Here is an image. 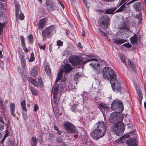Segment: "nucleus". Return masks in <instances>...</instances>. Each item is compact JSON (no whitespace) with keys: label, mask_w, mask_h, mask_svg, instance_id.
I'll return each mask as SVG.
<instances>
[{"label":"nucleus","mask_w":146,"mask_h":146,"mask_svg":"<svg viewBox=\"0 0 146 146\" xmlns=\"http://www.w3.org/2000/svg\"><path fill=\"white\" fill-rule=\"evenodd\" d=\"M20 57L21 59V65L22 66L23 68V69L25 68L26 61L25 59L24 58V56L23 55H21Z\"/></svg>","instance_id":"obj_30"},{"label":"nucleus","mask_w":146,"mask_h":146,"mask_svg":"<svg viewBox=\"0 0 146 146\" xmlns=\"http://www.w3.org/2000/svg\"><path fill=\"white\" fill-rule=\"evenodd\" d=\"M15 11L16 13V15H17L18 13L19 12V9L20 8V5H16L15 3Z\"/></svg>","instance_id":"obj_35"},{"label":"nucleus","mask_w":146,"mask_h":146,"mask_svg":"<svg viewBox=\"0 0 146 146\" xmlns=\"http://www.w3.org/2000/svg\"><path fill=\"white\" fill-rule=\"evenodd\" d=\"M110 83L111 84L112 89L114 91L120 92L121 90V86L119 81L117 78L115 80H111Z\"/></svg>","instance_id":"obj_8"},{"label":"nucleus","mask_w":146,"mask_h":146,"mask_svg":"<svg viewBox=\"0 0 146 146\" xmlns=\"http://www.w3.org/2000/svg\"><path fill=\"white\" fill-rule=\"evenodd\" d=\"M98 105L99 108L101 110L103 109L107 110L108 109V108L106 104L102 103L99 104Z\"/></svg>","instance_id":"obj_26"},{"label":"nucleus","mask_w":146,"mask_h":146,"mask_svg":"<svg viewBox=\"0 0 146 146\" xmlns=\"http://www.w3.org/2000/svg\"><path fill=\"white\" fill-rule=\"evenodd\" d=\"M20 13L19 15V12L17 15V16L16 15L17 21L19 19H20L21 20H23L25 17L24 14L21 12V11H20Z\"/></svg>","instance_id":"obj_31"},{"label":"nucleus","mask_w":146,"mask_h":146,"mask_svg":"<svg viewBox=\"0 0 146 146\" xmlns=\"http://www.w3.org/2000/svg\"><path fill=\"white\" fill-rule=\"evenodd\" d=\"M35 60V57L34 54L33 52H32L31 54V57L29 60V62H32L34 61Z\"/></svg>","instance_id":"obj_39"},{"label":"nucleus","mask_w":146,"mask_h":146,"mask_svg":"<svg viewBox=\"0 0 146 146\" xmlns=\"http://www.w3.org/2000/svg\"><path fill=\"white\" fill-rule=\"evenodd\" d=\"M137 92L138 93V95L139 94H142V92L140 90H138L137 91Z\"/></svg>","instance_id":"obj_56"},{"label":"nucleus","mask_w":146,"mask_h":146,"mask_svg":"<svg viewBox=\"0 0 146 146\" xmlns=\"http://www.w3.org/2000/svg\"><path fill=\"white\" fill-rule=\"evenodd\" d=\"M144 107L145 109H146V102H145L144 103Z\"/></svg>","instance_id":"obj_64"},{"label":"nucleus","mask_w":146,"mask_h":146,"mask_svg":"<svg viewBox=\"0 0 146 146\" xmlns=\"http://www.w3.org/2000/svg\"><path fill=\"white\" fill-rule=\"evenodd\" d=\"M119 28L121 29H124L123 30H119L118 32V33H120L123 35L126 34L127 32H128L129 30V27L125 23L120 24L119 25Z\"/></svg>","instance_id":"obj_10"},{"label":"nucleus","mask_w":146,"mask_h":146,"mask_svg":"<svg viewBox=\"0 0 146 146\" xmlns=\"http://www.w3.org/2000/svg\"><path fill=\"white\" fill-rule=\"evenodd\" d=\"M15 106L13 103H11L10 104V110L11 115L14 117H15L16 113L15 112Z\"/></svg>","instance_id":"obj_19"},{"label":"nucleus","mask_w":146,"mask_h":146,"mask_svg":"<svg viewBox=\"0 0 146 146\" xmlns=\"http://www.w3.org/2000/svg\"><path fill=\"white\" fill-rule=\"evenodd\" d=\"M38 72V68L37 67H34L32 70L31 75L33 77H35Z\"/></svg>","instance_id":"obj_27"},{"label":"nucleus","mask_w":146,"mask_h":146,"mask_svg":"<svg viewBox=\"0 0 146 146\" xmlns=\"http://www.w3.org/2000/svg\"><path fill=\"white\" fill-rule=\"evenodd\" d=\"M110 22V19L108 16L106 15H104L101 17L98 22V24L101 28L105 30L108 27Z\"/></svg>","instance_id":"obj_4"},{"label":"nucleus","mask_w":146,"mask_h":146,"mask_svg":"<svg viewBox=\"0 0 146 146\" xmlns=\"http://www.w3.org/2000/svg\"><path fill=\"white\" fill-rule=\"evenodd\" d=\"M133 6L136 11H139V14L136 15V19L138 20V23H139L142 20L141 14L140 11L142 8V4L141 2H137L135 3L133 5Z\"/></svg>","instance_id":"obj_9"},{"label":"nucleus","mask_w":146,"mask_h":146,"mask_svg":"<svg viewBox=\"0 0 146 146\" xmlns=\"http://www.w3.org/2000/svg\"><path fill=\"white\" fill-rule=\"evenodd\" d=\"M39 48L42 50H44L45 49V46H39Z\"/></svg>","instance_id":"obj_50"},{"label":"nucleus","mask_w":146,"mask_h":146,"mask_svg":"<svg viewBox=\"0 0 146 146\" xmlns=\"http://www.w3.org/2000/svg\"><path fill=\"white\" fill-rule=\"evenodd\" d=\"M46 22V21L45 19H42L40 20L39 24V29L41 30L45 26Z\"/></svg>","instance_id":"obj_23"},{"label":"nucleus","mask_w":146,"mask_h":146,"mask_svg":"<svg viewBox=\"0 0 146 146\" xmlns=\"http://www.w3.org/2000/svg\"><path fill=\"white\" fill-rule=\"evenodd\" d=\"M57 132L58 134L59 135H60L61 133V131L60 130H58L57 131Z\"/></svg>","instance_id":"obj_58"},{"label":"nucleus","mask_w":146,"mask_h":146,"mask_svg":"<svg viewBox=\"0 0 146 146\" xmlns=\"http://www.w3.org/2000/svg\"><path fill=\"white\" fill-rule=\"evenodd\" d=\"M119 118V115L117 113L113 112L110 115L109 121L111 123H113L118 121Z\"/></svg>","instance_id":"obj_12"},{"label":"nucleus","mask_w":146,"mask_h":146,"mask_svg":"<svg viewBox=\"0 0 146 146\" xmlns=\"http://www.w3.org/2000/svg\"><path fill=\"white\" fill-rule=\"evenodd\" d=\"M64 69L65 72L67 73L71 71L72 69L70 64H67L64 66Z\"/></svg>","instance_id":"obj_22"},{"label":"nucleus","mask_w":146,"mask_h":146,"mask_svg":"<svg viewBox=\"0 0 146 146\" xmlns=\"http://www.w3.org/2000/svg\"><path fill=\"white\" fill-rule=\"evenodd\" d=\"M94 128L97 129H101L102 131L106 132V124L102 121H100L97 122L95 125Z\"/></svg>","instance_id":"obj_11"},{"label":"nucleus","mask_w":146,"mask_h":146,"mask_svg":"<svg viewBox=\"0 0 146 146\" xmlns=\"http://www.w3.org/2000/svg\"><path fill=\"white\" fill-rule=\"evenodd\" d=\"M0 122L3 123V121L2 120V118L0 116Z\"/></svg>","instance_id":"obj_61"},{"label":"nucleus","mask_w":146,"mask_h":146,"mask_svg":"<svg viewBox=\"0 0 146 146\" xmlns=\"http://www.w3.org/2000/svg\"><path fill=\"white\" fill-rule=\"evenodd\" d=\"M126 143L129 146H137V142L135 139H131L126 141Z\"/></svg>","instance_id":"obj_16"},{"label":"nucleus","mask_w":146,"mask_h":146,"mask_svg":"<svg viewBox=\"0 0 146 146\" xmlns=\"http://www.w3.org/2000/svg\"><path fill=\"white\" fill-rule=\"evenodd\" d=\"M21 104L23 110L26 112L27 111V109L25 107L26 103L25 101L23 100L21 102Z\"/></svg>","instance_id":"obj_33"},{"label":"nucleus","mask_w":146,"mask_h":146,"mask_svg":"<svg viewBox=\"0 0 146 146\" xmlns=\"http://www.w3.org/2000/svg\"><path fill=\"white\" fill-rule=\"evenodd\" d=\"M58 2L60 3V5L61 6L62 8L63 9H64V5L60 1H58Z\"/></svg>","instance_id":"obj_52"},{"label":"nucleus","mask_w":146,"mask_h":146,"mask_svg":"<svg viewBox=\"0 0 146 146\" xmlns=\"http://www.w3.org/2000/svg\"><path fill=\"white\" fill-rule=\"evenodd\" d=\"M111 108L112 110L117 112H121L123 110V104L120 101H114L111 104Z\"/></svg>","instance_id":"obj_6"},{"label":"nucleus","mask_w":146,"mask_h":146,"mask_svg":"<svg viewBox=\"0 0 146 146\" xmlns=\"http://www.w3.org/2000/svg\"><path fill=\"white\" fill-rule=\"evenodd\" d=\"M85 36V34L84 33V31H83V33L82 34V36L84 37Z\"/></svg>","instance_id":"obj_62"},{"label":"nucleus","mask_w":146,"mask_h":146,"mask_svg":"<svg viewBox=\"0 0 146 146\" xmlns=\"http://www.w3.org/2000/svg\"><path fill=\"white\" fill-rule=\"evenodd\" d=\"M138 40L137 36L136 34H135L134 36L130 38V40L131 43L132 44L136 43Z\"/></svg>","instance_id":"obj_24"},{"label":"nucleus","mask_w":146,"mask_h":146,"mask_svg":"<svg viewBox=\"0 0 146 146\" xmlns=\"http://www.w3.org/2000/svg\"><path fill=\"white\" fill-rule=\"evenodd\" d=\"M38 139L35 137H33L31 138V146H36Z\"/></svg>","instance_id":"obj_25"},{"label":"nucleus","mask_w":146,"mask_h":146,"mask_svg":"<svg viewBox=\"0 0 146 146\" xmlns=\"http://www.w3.org/2000/svg\"><path fill=\"white\" fill-rule=\"evenodd\" d=\"M123 127V123L121 121H118L112 125V130L116 135L120 136L124 130Z\"/></svg>","instance_id":"obj_3"},{"label":"nucleus","mask_w":146,"mask_h":146,"mask_svg":"<svg viewBox=\"0 0 146 146\" xmlns=\"http://www.w3.org/2000/svg\"><path fill=\"white\" fill-rule=\"evenodd\" d=\"M128 63L130 69L132 70L135 71V67L134 62L132 60H128Z\"/></svg>","instance_id":"obj_20"},{"label":"nucleus","mask_w":146,"mask_h":146,"mask_svg":"<svg viewBox=\"0 0 146 146\" xmlns=\"http://www.w3.org/2000/svg\"><path fill=\"white\" fill-rule=\"evenodd\" d=\"M47 8L49 11H52L54 10L55 5L52 0H46Z\"/></svg>","instance_id":"obj_15"},{"label":"nucleus","mask_w":146,"mask_h":146,"mask_svg":"<svg viewBox=\"0 0 146 146\" xmlns=\"http://www.w3.org/2000/svg\"><path fill=\"white\" fill-rule=\"evenodd\" d=\"M129 7V6H126V3H125L118 10L116 11L115 13L122 12L124 10L128 9Z\"/></svg>","instance_id":"obj_18"},{"label":"nucleus","mask_w":146,"mask_h":146,"mask_svg":"<svg viewBox=\"0 0 146 146\" xmlns=\"http://www.w3.org/2000/svg\"><path fill=\"white\" fill-rule=\"evenodd\" d=\"M106 132L102 131L101 129H95L90 134L91 137L94 139L97 140L103 137Z\"/></svg>","instance_id":"obj_7"},{"label":"nucleus","mask_w":146,"mask_h":146,"mask_svg":"<svg viewBox=\"0 0 146 146\" xmlns=\"http://www.w3.org/2000/svg\"><path fill=\"white\" fill-rule=\"evenodd\" d=\"M56 141L59 143H62L63 142V140L60 138L59 137H57L56 138Z\"/></svg>","instance_id":"obj_44"},{"label":"nucleus","mask_w":146,"mask_h":146,"mask_svg":"<svg viewBox=\"0 0 146 146\" xmlns=\"http://www.w3.org/2000/svg\"><path fill=\"white\" fill-rule=\"evenodd\" d=\"M78 134V133L77 134H76V135H74L73 136L76 138H77L78 137V135H77V134Z\"/></svg>","instance_id":"obj_60"},{"label":"nucleus","mask_w":146,"mask_h":146,"mask_svg":"<svg viewBox=\"0 0 146 146\" xmlns=\"http://www.w3.org/2000/svg\"><path fill=\"white\" fill-rule=\"evenodd\" d=\"M44 69L45 70L50 69L48 65V64H47L44 67Z\"/></svg>","instance_id":"obj_48"},{"label":"nucleus","mask_w":146,"mask_h":146,"mask_svg":"<svg viewBox=\"0 0 146 146\" xmlns=\"http://www.w3.org/2000/svg\"><path fill=\"white\" fill-rule=\"evenodd\" d=\"M29 42L32 43L33 42V37L32 35H30L28 37Z\"/></svg>","instance_id":"obj_38"},{"label":"nucleus","mask_w":146,"mask_h":146,"mask_svg":"<svg viewBox=\"0 0 146 146\" xmlns=\"http://www.w3.org/2000/svg\"><path fill=\"white\" fill-rule=\"evenodd\" d=\"M97 60H98L96 58H91L82 62L83 60L78 56H74L69 58V62L73 66L78 65L81 63V65L83 66L87 62L92 61H97Z\"/></svg>","instance_id":"obj_2"},{"label":"nucleus","mask_w":146,"mask_h":146,"mask_svg":"<svg viewBox=\"0 0 146 146\" xmlns=\"http://www.w3.org/2000/svg\"><path fill=\"white\" fill-rule=\"evenodd\" d=\"M20 39L21 43L25 42V39L23 36H21L20 37Z\"/></svg>","instance_id":"obj_49"},{"label":"nucleus","mask_w":146,"mask_h":146,"mask_svg":"<svg viewBox=\"0 0 146 146\" xmlns=\"http://www.w3.org/2000/svg\"><path fill=\"white\" fill-rule=\"evenodd\" d=\"M90 65L92 66L93 68V70L95 72L98 73H100L102 71V69L100 67V64L98 63H95L94 62H91Z\"/></svg>","instance_id":"obj_14"},{"label":"nucleus","mask_w":146,"mask_h":146,"mask_svg":"<svg viewBox=\"0 0 146 146\" xmlns=\"http://www.w3.org/2000/svg\"><path fill=\"white\" fill-rule=\"evenodd\" d=\"M129 136V135H126L125 136H123L122 137L120 138L118 141L121 142V143H123L124 142L123 141V139H125L127 138H128Z\"/></svg>","instance_id":"obj_37"},{"label":"nucleus","mask_w":146,"mask_h":146,"mask_svg":"<svg viewBox=\"0 0 146 146\" xmlns=\"http://www.w3.org/2000/svg\"><path fill=\"white\" fill-rule=\"evenodd\" d=\"M57 45L59 46H62L63 44V42L61 41L60 40H58L57 42Z\"/></svg>","instance_id":"obj_45"},{"label":"nucleus","mask_w":146,"mask_h":146,"mask_svg":"<svg viewBox=\"0 0 146 146\" xmlns=\"http://www.w3.org/2000/svg\"><path fill=\"white\" fill-rule=\"evenodd\" d=\"M115 9L116 8H114L107 9L105 11V13L106 14H113Z\"/></svg>","instance_id":"obj_28"},{"label":"nucleus","mask_w":146,"mask_h":146,"mask_svg":"<svg viewBox=\"0 0 146 146\" xmlns=\"http://www.w3.org/2000/svg\"><path fill=\"white\" fill-rule=\"evenodd\" d=\"M54 30V27L53 26H50L48 28L45 29L43 31L42 33L43 38L44 39H46V36L50 35V33L52 32V31Z\"/></svg>","instance_id":"obj_13"},{"label":"nucleus","mask_w":146,"mask_h":146,"mask_svg":"<svg viewBox=\"0 0 146 146\" xmlns=\"http://www.w3.org/2000/svg\"><path fill=\"white\" fill-rule=\"evenodd\" d=\"M30 90L32 94L33 95L36 96L38 95L37 90H36L35 88L31 87Z\"/></svg>","instance_id":"obj_32"},{"label":"nucleus","mask_w":146,"mask_h":146,"mask_svg":"<svg viewBox=\"0 0 146 146\" xmlns=\"http://www.w3.org/2000/svg\"><path fill=\"white\" fill-rule=\"evenodd\" d=\"M57 82H55V84L54 85V90L53 91V96L54 97H56L58 94L59 89V85L56 83Z\"/></svg>","instance_id":"obj_21"},{"label":"nucleus","mask_w":146,"mask_h":146,"mask_svg":"<svg viewBox=\"0 0 146 146\" xmlns=\"http://www.w3.org/2000/svg\"><path fill=\"white\" fill-rule=\"evenodd\" d=\"M31 82L35 86L38 87L39 85V83L35 81L34 79H32L31 81Z\"/></svg>","instance_id":"obj_34"},{"label":"nucleus","mask_w":146,"mask_h":146,"mask_svg":"<svg viewBox=\"0 0 146 146\" xmlns=\"http://www.w3.org/2000/svg\"><path fill=\"white\" fill-rule=\"evenodd\" d=\"M103 76L106 80H115L117 78L115 72L109 67H104L103 70Z\"/></svg>","instance_id":"obj_1"},{"label":"nucleus","mask_w":146,"mask_h":146,"mask_svg":"<svg viewBox=\"0 0 146 146\" xmlns=\"http://www.w3.org/2000/svg\"><path fill=\"white\" fill-rule=\"evenodd\" d=\"M99 33L100 35H101L103 37H104L106 36V34L102 31L100 29H99Z\"/></svg>","instance_id":"obj_40"},{"label":"nucleus","mask_w":146,"mask_h":146,"mask_svg":"<svg viewBox=\"0 0 146 146\" xmlns=\"http://www.w3.org/2000/svg\"><path fill=\"white\" fill-rule=\"evenodd\" d=\"M78 46H79L81 48H82V46L81 44L79 42L78 44Z\"/></svg>","instance_id":"obj_54"},{"label":"nucleus","mask_w":146,"mask_h":146,"mask_svg":"<svg viewBox=\"0 0 146 146\" xmlns=\"http://www.w3.org/2000/svg\"><path fill=\"white\" fill-rule=\"evenodd\" d=\"M113 40V42L118 45H121L127 41V40L119 38H114Z\"/></svg>","instance_id":"obj_17"},{"label":"nucleus","mask_w":146,"mask_h":146,"mask_svg":"<svg viewBox=\"0 0 146 146\" xmlns=\"http://www.w3.org/2000/svg\"><path fill=\"white\" fill-rule=\"evenodd\" d=\"M122 45L123 46H125L128 48H129L132 46L129 43L124 44Z\"/></svg>","instance_id":"obj_41"},{"label":"nucleus","mask_w":146,"mask_h":146,"mask_svg":"<svg viewBox=\"0 0 146 146\" xmlns=\"http://www.w3.org/2000/svg\"><path fill=\"white\" fill-rule=\"evenodd\" d=\"M3 3L0 2V9L3 8Z\"/></svg>","instance_id":"obj_55"},{"label":"nucleus","mask_w":146,"mask_h":146,"mask_svg":"<svg viewBox=\"0 0 146 146\" xmlns=\"http://www.w3.org/2000/svg\"><path fill=\"white\" fill-rule=\"evenodd\" d=\"M6 146H12L11 141L10 140L8 141L6 143Z\"/></svg>","instance_id":"obj_42"},{"label":"nucleus","mask_w":146,"mask_h":146,"mask_svg":"<svg viewBox=\"0 0 146 146\" xmlns=\"http://www.w3.org/2000/svg\"><path fill=\"white\" fill-rule=\"evenodd\" d=\"M63 126L64 129L70 133L77 134L78 130L75 126L69 122L64 121L63 123Z\"/></svg>","instance_id":"obj_5"},{"label":"nucleus","mask_w":146,"mask_h":146,"mask_svg":"<svg viewBox=\"0 0 146 146\" xmlns=\"http://www.w3.org/2000/svg\"><path fill=\"white\" fill-rule=\"evenodd\" d=\"M54 128L55 130L57 131L59 130L58 127L56 126H54Z\"/></svg>","instance_id":"obj_53"},{"label":"nucleus","mask_w":146,"mask_h":146,"mask_svg":"<svg viewBox=\"0 0 146 146\" xmlns=\"http://www.w3.org/2000/svg\"><path fill=\"white\" fill-rule=\"evenodd\" d=\"M24 50L26 52H28L29 50L27 48H25V49H24Z\"/></svg>","instance_id":"obj_63"},{"label":"nucleus","mask_w":146,"mask_h":146,"mask_svg":"<svg viewBox=\"0 0 146 146\" xmlns=\"http://www.w3.org/2000/svg\"><path fill=\"white\" fill-rule=\"evenodd\" d=\"M38 82L39 84H41L42 83V80L41 78H39L38 79Z\"/></svg>","instance_id":"obj_51"},{"label":"nucleus","mask_w":146,"mask_h":146,"mask_svg":"<svg viewBox=\"0 0 146 146\" xmlns=\"http://www.w3.org/2000/svg\"><path fill=\"white\" fill-rule=\"evenodd\" d=\"M120 59L123 63H124L125 65H126L125 63L126 60L125 56L123 54H121L120 56Z\"/></svg>","instance_id":"obj_36"},{"label":"nucleus","mask_w":146,"mask_h":146,"mask_svg":"<svg viewBox=\"0 0 146 146\" xmlns=\"http://www.w3.org/2000/svg\"><path fill=\"white\" fill-rule=\"evenodd\" d=\"M38 109V106L36 104H35L34 107V111H36Z\"/></svg>","instance_id":"obj_43"},{"label":"nucleus","mask_w":146,"mask_h":146,"mask_svg":"<svg viewBox=\"0 0 146 146\" xmlns=\"http://www.w3.org/2000/svg\"><path fill=\"white\" fill-rule=\"evenodd\" d=\"M46 73L48 75H50L51 74L50 69L45 70Z\"/></svg>","instance_id":"obj_47"},{"label":"nucleus","mask_w":146,"mask_h":146,"mask_svg":"<svg viewBox=\"0 0 146 146\" xmlns=\"http://www.w3.org/2000/svg\"><path fill=\"white\" fill-rule=\"evenodd\" d=\"M139 96V100L140 101V102L141 103V100L143 98V96L142 94H139L138 95Z\"/></svg>","instance_id":"obj_46"},{"label":"nucleus","mask_w":146,"mask_h":146,"mask_svg":"<svg viewBox=\"0 0 146 146\" xmlns=\"http://www.w3.org/2000/svg\"><path fill=\"white\" fill-rule=\"evenodd\" d=\"M63 72V70H61L58 73V76L56 78V82H57L60 80L61 79L62 76V74Z\"/></svg>","instance_id":"obj_29"},{"label":"nucleus","mask_w":146,"mask_h":146,"mask_svg":"<svg viewBox=\"0 0 146 146\" xmlns=\"http://www.w3.org/2000/svg\"><path fill=\"white\" fill-rule=\"evenodd\" d=\"M22 43V45L23 46V47H24V48H25V42H24L23 43Z\"/></svg>","instance_id":"obj_59"},{"label":"nucleus","mask_w":146,"mask_h":146,"mask_svg":"<svg viewBox=\"0 0 146 146\" xmlns=\"http://www.w3.org/2000/svg\"><path fill=\"white\" fill-rule=\"evenodd\" d=\"M3 101L1 100L0 98V106H1L3 105Z\"/></svg>","instance_id":"obj_57"}]
</instances>
